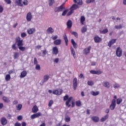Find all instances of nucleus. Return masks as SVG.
Instances as JSON below:
<instances>
[{"label":"nucleus","mask_w":126,"mask_h":126,"mask_svg":"<svg viewBox=\"0 0 126 126\" xmlns=\"http://www.w3.org/2000/svg\"><path fill=\"white\" fill-rule=\"evenodd\" d=\"M15 42L17 44V46L20 51H21L22 52H24V51L26 50V47L23 46H24V43H23V39H21L20 36H17V37H16L15 38Z\"/></svg>","instance_id":"nucleus-1"},{"label":"nucleus","mask_w":126,"mask_h":126,"mask_svg":"<svg viewBox=\"0 0 126 126\" xmlns=\"http://www.w3.org/2000/svg\"><path fill=\"white\" fill-rule=\"evenodd\" d=\"M73 99V97L72 96H70L68 98V95L66 94L63 97V101H66L65 102V105L66 106H67L68 107H70L71 105L69 104L70 103V101Z\"/></svg>","instance_id":"nucleus-2"},{"label":"nucleus","mask_w":126,"mask_h":126,"mask_svg":"<svg viewBox=\"0 0 126 126\" xmlns=\"http://www.w3.org/2000/svg\"><path fill=\"white\" fill-rule=\"evenodd\" d=\"M122 55L123 51L122 50V49H121V47H118L116 50V56L118 57V58H121Z\"/></svg>","instance_id":"nucleus-3"},{"label":"nucleus","mask_w":126,"mask_h":126,"mask_svg":"<svg viewBox=\"0 0 126 126\" xmlns=\"http://www.w3.org/2000/svg\"><path fill=\"white\" fill-rule=\"evenodd\" d=\"M52 93L54 95H61L63 93V90L62 89L54 90Z\"/></svg>","instance_id":"nucleus-4"},{"label":"nucleus","mask_w":126,"mask_h":126,"mask_svg":"<svg viewBox=\"0 0 126 126\" xmlns=\"http://www.w3.org/2000/svg\"><path fill=\"white\" fill-rule=\"evenodd\" d=\"M116 99H112L111 101V103L110 105L109 106V108L110 110H115V108H116Z\"/></svg>","instance_id":"nucleus-5"},{"label":"nucleus","mask_w":126,"mask_h":126,"mask_svg":"<svg viewBox=\"0 0 126 126\" xmlns=\"http://www.w3.org/2000/svg\"><path fill=\"white\" fill-rule=\"evenodd\" d=\"M78 85L77 78L75 77L73 80V88L74 90H76Z\"/></svg>","instance_id":"nucleus-6"},{"label":"nucleus","mask_w":126,"mask_h":126,"mask_svg":"<svg viewBox=\"0 0 126 126\" xmlns=\"http://www.w3.org/2000/svg\"><path fill=\"white\" fill-rule=\"evenodd\" d=\"M49 79H50L49 75H48V74L45 75L43 76V81H42V82L40 83V85H43V84H44V82H47V81H48V80H49Z\"/></svg>","instance_id":"nucleus-7"},{"label":"nucleus","mask_w":126,"mask_h":126,"mask_svg":"<svg viewBox=\"0 0 126 126\" xmlns=\"http://www.w3.org/2000/svg\"><path fill=\"white\" fill-rule=\"evenodd\" d=\"M41 116H42V113L41 112H38L32 115L31 116V118L32 120H34V119H36V118H39V117H41Z\"/></svg>","instance_id":"nucleus-8"},{"label":"nucleus","mask_w":126,"mask_h":126,"mask_svg":"<svg viewBox=\"0 0 126 126\" xmlns=\"http://www.w3.org/2000/svg\"><path fill=\"white\" fill-rule=\"evenodd\" d=\"M32 14H31L30 12H29L27 14V17H26L27 21H28V22H30V21H31V20H32Z\"/></svg>","instance_id":"nucleus-9"},{"label":"nucleus","mask_w":126,"mask_h":126,"mask_svg":"<svg viewBox=\"0 0 126 126\" xmlns=\"http://www.w3.org/2000/svg\"><path fill=\"white\" fill-rule=\"evenodd\" d=\"M116 42H117V39H111L110 41H109V42L108 43V45L107 46L108 47H109V48H111V47H112V45H114V44H115V43H116Z\"/></svg>","instance_id":"nucleus-10"},{"label":"nucleus","mask_w":126,"mask_h":126,"mask_svg":"<svg viewBox=\"0 0 126 126\" xmlns=\"http://www.w3.org/2000/svg\"><path fill=\"white\" fill-rule=\"evenodd\" d=\"M0 123L2 126H5L7 124V120H6L5 117H2L0 119Z\"/></svg>","instance_id":"nucleus-11"},{"label":"nucleus","mask_w":126,"mask_h":126,"mask_svg":"<svg viewBox=\"0 0 126 126\" xmlns=\"http://www.w3.org/2000/svg\"><path fill=\"white\" fill-rule=\"evenodd\" d=\"M52 54L53 55H55L57 56L59 54V49L57 46L54 47L52 49Z\"/></svg>","instance_id":"nucleus-12"},{"label":"nucleus","mask_w":126,"mask_h":126,"mask_svg":"<svg viewBox=\"0 0 126 126\" xmlns=\"http://www.w3.org/2000/svg\"><path fill=\"white\" fill-rule=\"evenodd\" d=\"M90 50H91V46H88V48H86L84 50V54L85 55H88L90 53Z\"/></svg>","instance_id":"nucleus-13"},{"label":"nucleus","mask_w":126,"mask_h":126,"mask_svg":"<svg viewBox=\"0 0 126 126\" xmlns=\"http://www.w3.org/2000/svg\"><path fill=\"white\" fill-rule=\"evenodd\" d=\"M94 40L95 43H100V42H102V38L99 36H94Z\"/></svg>","instance_id":"nucleus-14"},{"label":"nucleus","mask_w":126,"mask_h":126,"mask_svg":"<svg viewBox=\"0 0 126 126\" xmlns=\"http://www.w3.org/2000/svg\"><path fill=\"white\" fill-rule=\"evenodd\" d=\"M35 31H36V29L35 28H31L27 30V33L29 34V35H31L33 34V33H34Z\"/></svg>","instance_id":"nucleus-15"},{"label":"nucleus","mask_w":126,"mask_h":126,"mask_svg":"<svg viewBox=\"0 0 126 126\" xmlns=\"http://www.w3.org/2000/svg\"><path fill=\"white\" fill-rule=\"evenodd\" d=\"M66 25L67 28H68V29H70V28L72 27V21L70 20H68L66 23Z\"/></svg>","instance_id":"nucleus-16"},{"label":"nucleus","mask_w":126,"mask_h":126,"mask_svg":"<svg viewBox=\"0 0 126 126\" xmlns=\"http://www.w3.org/2000/svg\"><path fill=\"white\" fill-rule=\"evenodd\" d=\"M108 119H109V114H107L106 115H105L104 116L102 117L101 118L100 122H101V123H103L105 121H107Z\"/></svg>","instance_id":"nucleus-17"},{"label":"nucleus","mask_w":126,"mask_h":126,"mask_svg":"<svg viewBox=\"0 0 126 126\" xmlns=\"http://www.w3.org/2000/svg\"><path fill=\"white\" fill-rule=\"evenodd\" d=\"M63 40L65 42V45L67 46L68 43V39L67 38V36L66 35V33H64L63 35Z\"/></svg>","instance_id":"nucleus-18"},{"label":"nucleus","mask_w":126,"mask_h":126,"mask_svg":"<svg viewBox=\"0 0 126 126\" xmlns=\"http://www.w3.org/2000/svg\"><path fill=\"white\" fill-rule=\"evenodd\" d=\"M54 44L56 46H59L62 44V39H56L54 41Z\"/></svg>","instance_id":"nucleus-19"},{"label":"nucleus","mask_w":126,"mask_h":126,"mask_svg":"<svg viewBox=\"0 0 126 126\" xmlns=\"http://www.w3.org/2000/svg\"><path fill=\"white\" fill-rule=\"evenodd\" d=\"M26 75H27V71L24 70L21 72L20 77V78H24Z\"/></svg>","instance_id":"nucleus-20"},{"label":"nucleus","mask_w":126,"mask_h":126,"mask_svg":"<svg viewBox=\"0 0 126 126\" xmlns=\"http://www.w3.org/2000/svg\"><path fill=\"white\" fill-rule=\"evenodd\" d=\"M15 3L18 6H23V3H22V0H16Z\"/></svg>","instance_id":"nucleus-21"},{"label":"nucleus","mask_w":126,"mask_h":126,"mask_svg":"<svg viewBox=\"0 0 126 126\" xmlns=\"http://www.w3.org/2000/svg\"><path fill=\"white\" fill-rule=\"evenodd\" d=\"M77 8H79V6H78V5L76 4H73L70 8V9H71L72 10L74 11V10H75L76 9H77Z\"/></svg>","instance_id":"nucleus-22"},{"label":"nucleus","mask_w":126,"mask_h":126,"mask_svg":"<svg viewBox=\"0 0 126 126\" xmlns=\"http://www.w3.org/2000/svg\"><path fill=\"white\" fill-rule=\"evenodd\" d=\"M91 119L94 123H98L99 122V117L98 116H93Z\"/></svg>","instance_id":"nucleus-23"},{"label":"nucleus","mask_w":126,"mask_h":126,"mask_svg":"<svg viewBox=\"0 0 126 126\" xmlns=\"http://www.w3.org/2000/svg\"><path fill=\"white\" fill-rule=\"evenodd\" d=\"M46 32L48 34H53L54 33V29L52 27H49L46 30Z\"/></svg>","instance_id":"nucleus-24"},{"label":"nucleus","mask_w":126,"mask_h":126,"mask_svg":"<svg viewBox=\"0 0 126 126\" xmlns=\"http://www.w3.org/2000/svg\"><path fill=\"white\" fill-rule=\"evenodd\" d=\"M71 43L72 44L74 48L77 49V43H76L75 41H74V39H72L71 40Z\"/></svg>","instance_id":"nucleus-25"},{"label":"nucleus","mask_w":126,"mask_h":126,"mask_svg":"<svg viewBox=\"0 0 126 126\" xmlns=\"http://www.w3.org/2000/svg\"><path fill=\"white\" fill-rule=\"evenodd\" d=\"M103 86L106 88H110V87H111V84H110V83L108 82H104Z\"/></svg>","instance_id":"nucleus-26"},{"label":"nucleus","mask_w":126,"mask_h":126,"mask_svg":"<svg viewBox=\"0 0 126 126\" xmlns=\"http://www.w3.org/2000/svg\"><path fill=\"white\" fill-rule=\"evenodd\" d=\"M70 50H71V54L72 55L73 58L75 59V51H74V49H73V47H70Z\"/></svg>","instance_id":"nucleus-27"},{"label":"nucleus","mask_w":126,"mask_h":126,"mask_svg":"<svg viewBox=\"0 0 126 126\" xmlns=\"http://www.w3.org/2000/svg\"><path fill=\"white\" fill-rule=\"evenodd\" d=\"M99 91L94 92L93 91L91 92V94L93 96H97V95H99Z\"/></svg>","instance_id":"nucleus-28"},{"label":"nucleus","mask_w":126,"mask_h":126,"mask_svg":"<svg viewBox=\"0 0 126 126\" xmlns=\"http://www.w3.org/2000/svg\"><path fill=\"white\" fill-rule=\"evenodd\" d=\"M2 100L5 102V103H9V102H10V100H9V98L6 96H3L2 97Z\"/></svg>","instance_id":"nucleus-29"},{"label":"nucleus","mask_w":126,"mask_h":126,"mask_svg":"<svg viewBox=\"0 0 126 126\" xmlns=\"http://www.w3.org/2000/svg\"><path fill=\"white\" fill-rule=\"evenodd\" d=\"M80 21L82 25H84V21H85V17H84V16L81 17Z\"/></svg>","instance_id":"nucleus-30"},{"label":"nucleus","mask_w":126,"mask_h":126,"mask_svg":"<svg viewBox=\"0 0 126 126\" xmlns=\"http://www.w3.org/2000/svg\"><path fill=\"white\" fill-rule=\"evenodd\" d=\"M38 107H37L36 105L33 106V108L32 109L33 113H37V112H38Z\"/></svg>","instance_id":"nucleus-31"},{"label":"nucleus","mask_w":126,"mask_h":126,"mask_svg":"<svg viewBox=\"0 0 126 126\" xmlns=\"http://www.w3.org/2000/svg\"><path fill=\"white\" fill-rule=\"evenodd\" d=\"M18 58H19V53L18 52H14V59L16 60V59H18Z\"/></svg>","instance_id":"nucleus-32"},{"label":"nucleus","mask_w":126,"mask_h":126,"mask_svg":"<svg viewBox=\"0 0 126 126\" xmlns=\"http://www.w3.org/2000/svg\"><path fill=\"white\" fill-rule=\"evenodd\" d=\"M75 105L77 107H80L81 106V101L78 100L75 102Z\"/></svg>","instance_id":"nucleus-33"},{"label":"nucleus","mask_w":126,"mask_h":126,"mask_svg":"<svg viewBox=\"0 0 126 126\" xmlns=\"http://www.w3.org/2000/svg\"><path fill=\"white\" fill-rule=\"evenodd\" d=\"M122 102H123V99L121 98H118L116 100V103L117 105H120V104H121Z\"/></svg>","instance_id":"nucleus-34"},{"label":"nucleus","mask_w":126,"mask_h":126,"mask_svg":"<svg viewBox=\"0 0 126 126\" xmlns=\"http://www.w3.org/2000/svg\"><path fill=\"white\" fill-rule=\"evenodd\" d=\"M108 32H109V31L107 29L103 31H100V34H106V33H108Z\"/></svg>","instance_id":"nucleus-35"},{"label":"nucleus","mask_w":126,"mask_h":126,"mask_svg":"<svg viewBox=\"0 0 126 126\" xmlns=\"http://www.w3.org/2000/svg\"><path fill=\"white\" fill-rule=\"evenodd\" d=\"M16 109L18 111H20L22 109V104H19L16 106Z\"/></svg>","instance_id":"nucleus-36"},{"label":"nucleus","mask_w":126,"mask_h":126,"mask_svg":"<svg viewBox=\"0 0 126 126\" xmlns=\"http://www.w3.org/2000/svg\"><path fill=\"white\" fill-rule=\"evenodd\" d=\"M10 78H11V77L10 74L6 75L5 78L6 81H9V80H10Z\"/></svg>","instance_id":"nucleus-37"},{"label":"nucleus","mask_w":126,"mask_h":126,"mask_svg":"<svg viewBox=\"0 0 126 126\" xmlns=\"http://www.w3.org/2000/svg\"><path fill=\"white\" fill-rule=\"evenodd\" d=\"M71 34L73 35L76 38H78V34L75 32H71Z\"/></svg>","instance_id":"nucleus-38"},{"label":"nucleus","mask_w":126,"mask_h":126,"mask_svg":"<svg viewBox=\"0 0 126 126\" xmlns=\"http://www.w3.org/2000/svg\"><path fill=\"white\" fill-rule=\"evenodd\" d=\"M87 31V27H83L81 29V32L82 33H85Z\"/></svg>","instance_id":"nucleus-39"},{"label":"nucleus","mask_w":126,"mask_h":126,"mask_svg":"<svg viewBox=\"0 0 126 126\" xmlns=\"http://www.w3.org/2000/svg\"><path fill=\"white\" fill-rule=\"evenodd\" d=\"M76 3H77V4H78V5H82V4H83L82 0H77Z\"/></svg>","instance_id":"nucleus-40"},{"label":"nucleus","mask_w":126,"mask_h":126,"mask_svg":"<svg viewBox=\"0 0 126 126\" xmlns=\"http://www.w3.org/2000/svg\"><path fill=\"white\" fill-rule=\"evenodd\" d=\"M58 8H59V11H63V9H65V8L64 6H63V5H61Z\"/></svg>","instance_id":"nucleus-41"},{"label":"nucleus","mask_w":126,"mask_h":126,"mask_svg":"<svg viewBox=\"0 0 126 126\" xmlns=\"http://www.w3.org/2000/svg\"><path fill=\"white\" fill-rule=\"evenodd\" d=\"M115 29H122L123 28V26L122 25L115 26Z\"/></svg>","instance_id":"nucleus-42"},{"label":"nucleus","mask_w":126,"mask_h":126,"mask_svg":"<svg viewBox=\"0 0 126 126\" xmlns=\"http://www.w3.org/2000/svg\"><path fill=\"white\" fill-rule=\"evenodd\" d=\"M54 104V100H50L48 103V107H52V105Z\"/></svg>","instance_id":"nucleus-43"},{"label":"nucleus","mask_w":126,"mask_h":126,"mask_svg":"<svg viewBox=\"0 0 126 126\" xmlns=\"http://www.w3.org/2000/svg\"><path fill=\"white\" fill-rule=\"evenodd\" d=\"M86 2L88 4H89V3H91V2H95V0H87Z\"/></svg>","instance_id":"nucleus-44"},{"label":"nucleus","mask_w":126,"mask_h":126,"mask_svg":"<svg viewBox=\"0 0 126 126\" xmlns=\"http://www.w3.org/2000/svg\"><path fill=\"white\" fill-rule=\"evenodd\" d=\"M88 85L93 86V85H94V83L92 81H88Z\"/></svg>","instance_id":"nucleus-45"},{"label":"nucleus","mask_w":126,"mask_h":126,"mask_svg":"<svg viewBox=\"0 0 126 126\" xmlns=\"http://www.w3.org/2000/svg\"><path fill=\"white\" fill-rule=\"evenodd\" d=\"M12 49H13V50H14V51H16V50H17V47H16V44H12Z\"/></svg>","instance_id":"nucleus-46"},{"label":"nucleus","mask_w":126,"mask_h":126,"mask_svg":"<svg viewBox=\"0 0 126 126\" xmlns=\"http://www.w3.org/2000/svg\"><path fill=\"white\" fill-rule=\"evenodd\" d=\"M68 11V9H66L64 10L62 13V16H65L66 13H67Z\"/></svg>","instance_id":"nucleus-47"},{"label":"nucleus","mask_w":126,"mask_h":126,"mask_svg":"<svg viewBox=\"0 0 126 126\" xmlns=\"http://www.w3.org/2000/svg\"><path fill=\"white\" fill-rule=\"evenodd\" d=\"M65 121L66 122V123L70 122V117L69 116H66L65 118Z\"/></svg>","instance_id":"nucleus-48"},{"label":"nucleus","mask_w":126,"mask_h":126,"mask_svg":"<svg viewBox=\"0 0 126 126\" xmlns=\"http://www.w3.org/2000/svg\"><path fill=\"white\" fill-rule=\"evenodd\" d=\"M73 12H74L73 10L70 9V11H69L68 13L67 14V16H69L70 15H71V14H72Z\"/></svg>","instance_id":"nucleus-49"},{"label":"nucleus","mask_w":126,"mask_h":126,"mask_svg":"<svg viewBox=\"0 0 126 126\" xmlns=\"http://www.w3.org/2000/svg\"><path fill=\"white\" fill-rule=\"evenodd\" d=\"M54 0H49V5L50 6H52L53 4H54Z\"/></svg>","instance_id":"nucleus-50"},{"label":"nucleus","mask_w":126,"mask_h":126,"mask_svg":"<svg viewBox=\"0 0 126 126\" xmlns=\"http://www.w3.org/2000/svg\"><path fill=\"white\" fill-rule=\"evenodd\" d=\"M28 5V0H24L23 2V5Z\"/></svg>","instance_id":"nucleus-51"},{"label":"nucleus","mask_w":126,"mask_h":126,"mask_svg":"<svg viewBox=\"0 0 126 126\" xmlns=\"http://www.w3.org/2000/svg\"><path fill=\"white\" fill-rule=\"evenodd\" d=\"M35 69H36V70H40V69H41V67L40 66V65L38 64H37L35 66Z\"/></svg>","instance_id":"nucleus-52"},{"label":"nucleus","mask_w":126,"mask_h":126,"mask_svg":"<svg viewBox=\"0 0 126 126\" xmlns=\"http://www.w3.org/2000/svg\"><path fill=\"white\" fill-rule=\"evenodd\" d=\"M26 36H27V34L25 32H22L21 34V37H22V38H24V37H26Z\"/></svg>","instance_id":"nucleus-53"},{"label":"nucleus","mask_w":126,"mask_h":126,"mask_svg":"<svg viewBox=\"0 0 126 126\" xmlns=\"http://www.w3.org/2000/svg\"><path fill=\"white\" fill-rule=\"evenodd\" d=\"M102 73L103 72L102 71L97 70L96 71L95 74H97V75H99V74H102Z\"/></svg>","instance_id":"nucleus-54"},{"label":"nucleus","mask_w":126,"mask_h":126,"mask_svg":"<svg viewBox=\"0 0 126 126\" xmlns=\"http://www.w3.org/2000/svg\"><path fill=\"white\" fill-rule=\"evenodd\" d=\"M72 108H73L75 106V99H72Z\"/></svg>","instance_id":"nucleus-55"},{"label":"nucleus","mask_w":126,"mask_h":126,"mask_svg":"<svg viewBox=\"0 0 126 126\" xmlns=\"http://www.w3.org/2000/svg\"><path fill=\"white\" fill-rule=\"evenodd\" d=\"M4 0L7 4H10L11 3V0Z\"/></svg>","instance_id":"nucleus-56"},{"label":"nucleus","mask_w":126,"mask_h":126,"mask_svg":"<svg viewBox=\"0 0 126 126\" xmlns=\"http://www.w3.org/2000/svg\"><path fill=\"white\" fill-rule=\"evenodd\" d=\"M51 38L52 39V40H57V39H58V35H53L51 37Z\"/></svg>","instance_id":"nucleus-57"},{"label":"nucleus","mask_w":126,"mask_h":126,"mask_svg":"<svg viewBox=\"0 0 126 126\" xmlns=\"http://www.w3.org/2000/svg\"><path fill=\"white\" fill-rule=\"evenodd\" d=\"M33 63L34 64H38V61H37V58H34V61H33Z\"/></svg>","instance_id":"nucleus-58"},{"label":"nucleus","mask_w":126,"mask_h":126,"mask_svg":"<svg viewBox=\"0 0 126 126\" xmlns=\"http://www.w3.org/2000/svg\"><path fill=\"white\" fill-rule=\"evenodd\" d=\"M55 12H60V9L59 8V7H56L54 9Z\"/></svg>","instance_id":"nucleus-59"},{"label":"nucleus","mask_w":126,"mask_h":126,"mask_svg":"<svg viewBox=\"0 0 126 126\" xmlns=\"http://www.w3.org/2000/svg\"><path fill=\"white\" fill-rule=\"evenodd\" d=\"M14 126H21V124H20V123H19L18 122H17L15 123Z\"/></svg>","instance_id":"nucleus-60"},{"label":"nucleus","mask_w":126,"mask_h":126,"mask_svg":"<svg viewBox=\"0 0 126 126\" xmlns=\"http://www.w3.org/2000/svg\"><path fill=\"white\" fill-rule=\"evenodd\" d=\"M90 72L92 74H96V70H92L90 71Z\"/></svg>","instance_id":"nucleus-61"},{"label":"nucleus","mask_w":126,"mask_h":126,"mask_svg":"<svg viewBox=\"0 0 126 126\" xmlns=\"http://www.w3.org/2000/svg\"><path fill=\"white\" fill-rule=\"evenodd\" d=\"M22 116H19L18 117H17V119L18 121H22Z\"/></svg>","instance_id":"nucleus-62"},{"label":"nucleus","mask_w":126,"mask_h":126,"mask_svg":"<svg viewBox=\"0 0 126 126\" xmlns=\"http://www.w3.org/2000/svg\"><path fill=\"white\" fill-rule=\"evenodd\" d=\"M3 11V7H2V6L0 5V13H1Z\"/></svg>","instance_id":"nucleus-63"},{"label":"nucleus","mask_w":126,"mask_h":126,"mask_svg":"<svg viewBox=\"0 0 126 126\" xmlns=\"http://www.w3.org/2000/svg\"><path fill=\"white\" fill-rule=\"evenodd\" d=\"M120 87V85L119 84H115L114 85V88H119Z\"/></svg>","instance_id":"nucleus-64"}]
</instances>
